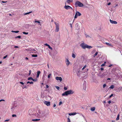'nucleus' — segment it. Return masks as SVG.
Masks as SVG:
<instances>
[{
	"instance_id": "36",
	"label": "nucleus",
	"mask_w": 122,
	"mask_h": 122,
	"mask_svg": "<svg viewBox=\"0 0 122 122\" xmlns=\"http://www.w3.org/2000/svg\"><path fill=\"white\" fill-rule=\"evenodd\" d=\"M21 37V36H18L17 37H15V38H20Z\"/></svg>"
},
{
	"instance_id": "1",
	"label": "nucleus",
	"mask_w": 122,
	"mask_h": 122,
	"mask_svg": "<svg viewBox=\"0 0 122 122\" xmlns=\"http://www.w3.org/2000/svg\"><path fill=\"white\" fill-rule=\"evenodd\" d=\"M28 113L29 117H41L43 116V115L42 116L41 113L39 111V113H38L37 112L36 113V111L33 109H30L29 110Z\"/></svg>"
},
{
	"instance_id": "29",
	"label": "nucleus",
	"mask_w": 122,
	"mask_h": 122,
	"mask_svg": "<svg viewBox=\"0 0 122 122\" xmlns=\"http://www.w3.org/2000/svg\"><path fill=\"white\" fill-rule=\"evenodd\" d=\"M30 83V84H33V82L32 81H31V82H30L29 81H28L27 83V84H28V83Z\"/></svg>"
},
{
	"instance_id": "48",
	"label": "nucleus",
	"mask_w": 122,
	"mask_h": 122,
	"mask_svg": "<svg viewBox=\"0 0 122 122\" xmlns=\"http://www.w3.org/2000/svg\"><path fill=\"white\" fill-rule=\"evenodd\" d=\"M7 55H6V56H4L3 58L4 59H5V58H6L7 57Z\"/></svg>"
},
{
	"instance_id": "51",
	"label": "nucleus",
	"mask_w": 122,
	"mask_h": 122,
	"mask_svg": "<svg viewBox=\"0 0 122 122\" xmlns=\"http://www.w3.org/2000/svg\"><path fill=\"white\" fill-rule=\"evenodd\" d=\"M113 96V94H112L109 96V97L110 98L111 97H112Z\"/></svg>"
},
{
	"instance_id": "62",
	"label": "nucleus",
	"mask_w": 122,
	"mask_h": 122,
	"mask_svg": "<svg viewBox=\"0 0 122 122\" xmlns=\"http://www.w3.org/2000/svg\"><path fill=\"white\" fill-rule=\"evenodd\" d=\"M101 70L102 71L104 70V68H101Z\"/></svg>"
},
{
	"instance_id": "37",
	"label": "nucleus",
	"mask_w": 122,
	"mask_h": 122,
	"mask_svg": "<svg viewBox=\"0 0 122 122\" xmlns=\"http://www.w3.org/2000/svg\"><path fill=\"white\" fill-rule=\"evenodd\" d=\"M106 86V84H105L103 85V88H104Z\"/></svg>"
},
{
	"instance_id": "19",
	"label": "nucleus",
	"mask_w": 122,
	"mask_h": 122,
	"mask_svg": "<svg viewBox=\"0 0 122 122\" xmlns=\"http://www.w3.org/2000/svg\"><path fill=\"white\" fill-rule=\"evenodd\" d=\"M97 75L98 76H99L100 77H101V78H102V75L101 74V72H99V73L97 74Z\"/></svg>"
},
{
	"instance_id": "59",
	"label": "nucleus",
	"mask_w": 122,
	"mask_h": 122,
	"mask_svg": "<svg viewBox=\"0 0 122 122\" xmlns=\"http://www.w3.org/2000/svg\"><path fill=\"white\" fill-rule=\"evenodd\" d=\"M111 101H108V103L109 104H110L111 103Z\"/></svg>"
},
{
	"instance_id": "42",
	"label": "nucleus",
	"mask_w": 122,
	"mask_h": 122,
	"mask_svg": "<svg viewBox=\"0 0 122 122\" xmlns=\"http://www.w3.org/2000/svg\"><path fill=\"white\" fill-rule=\"evenodd\" d=\"M85 35L86 36V38H88L90 37V36H89L88 35H87L86 34H85Z\"/></svg>"
},
{
	"instance_id": "16",
	"label": "nucleus",
	"mask_w": 122,
	"mask_h": 122,
	"mask_svg": "<svg viewBox=\"0 0 122 122\" xmlns=\"http://www.w3.org/2000/svg\"><path fill=\"white\" fill-rule=\"evenodd\" d=\"M83 87L84 89H85L86 88V83L84 82V83Z\"/></svg>"
},
{
	"instance_id": "28",
	"label": "nucleus",
	"mask_w": 122,
	"mask_h": 122,
	"mask_svg": "<svg viewBox=\"0 0 122 122\" xmlns=\"http://www.w3.org/2000/svg\"><path fill=\"white\" fill-rule=\"evenodd\" d=\"M114 88V86L113 85H111L109 87V88H111L112 89H113Z\"/></svg>"
},
{
	"instance_id": "52",
	"label": "nucleus",
	"mask_w": 122,
	"mask_h": 122,
	"mask_svg": "<svg viewBox=\"0 0 122 122\" xmlns=\"http://www.w3.org/2000/svg\"><path fill=\"white\" fill-rule=\"evenodd\" d=\"M45 46H49V45H48V44H47V43H46V44H45Z\"/></svg>"
},
{
	"instance_id": "47",
	"label": "nucleus",
	"mask_w": 122,
	"mask_h": 122,
	"mask_svg": "<svg viewBox=\"0 0 122 122\" xmlns=\"http://www.w3.org/2000/svg\"><path fill=\"white\" fill-rule=\"evenodd\" d=\"M21 84H22L23 85L24 84V83H23V82H19Z\"/></svg>"
},
{
	"instance_id": "31",
	"label": "nucleus",
	"mask_w": 122,
	"mask_h": 122,
	"mask_svg": "<svg viewBox=\"0 0 122 122\" xmlns=\"http://www.w3.org/2000/svg\"><path fill=\"white\" fill-rule=\"evenodd\" d=\"M51 73L47 77L48 78H49L51 77Z\"/></svg>"
},
{
	"instance_id": "3",
	"label": "nucleus",
	"mask_w": 122,
	"mask_h": 122,
	"mask_svg": "<svg viewBox=\"0 0 122 122\" xmlns=\"http://www.w3.org/2000/svg\"><path fill=\"white\" fill-rule=\"evenodd\" d=\"M74 92H73L72 90H70L69 91H66L62 93V96H67L68 95L73 94Z\"/></svg>"
},
{
	"instance_id": "4",
	"label": "nucleus",
	"mask_w": 122,
	"mask_h": 122,
	"mask_svg": "<svg viewBox=\"0 0 122 122\" xmlns=\"http://www.w3.org/2000/svg\"><path fill=\"white\" fill-rule=\"evenodd\" d=\"M75 6L76 7L79 6V7H82L83 6V4L79 1H76L75 3Z\"/></svg>"
},
{
	"instance_id": "64",
	"label": "nucleus",
	"mask_w": 122,
	"mask_h": 122,
	"mask_svg": "<svg viewBox=\"0 0 122 122\" xmlns=\"http://www.w3.org/2000/svg\"><path fill=\"white\" fill-rule=\"evenodd\" d=\"M14 47L15 48H18V47L17 46H15Z\"/></svg>"
},
{
	"instance_id": "55",
	"label": "nucleus",
	"mask_w": 122,
	"mask_h": 122,
	"mask_svg": "<svg viewBox=\"0 0 122 122\" xmlns=\"http://www.w3.org/2000/svg\"><path fill=\"white\" fill-rule=\"evenodd\" d=\"M105 65V64L104 63L103 64L101 65V66H103Z\"/></svg>"
},
{
	"instance_id": "46",
	"label": "nucleus",
	"mask_w": 122,
	"mask_h": 122,
	"mask_svg": "<svg viewBox=\"0 0 122 122\" xmlns=\"http://www.w3.org/2000/svg\"><path fill=\"white\" fill-rule=\"evenodd\" d=\"M70 26L71 29H72V23H70Z\"/></svg>"
},
{
	"instance_id": "54",
	"label": "nucleus",
	"mask_w": 122,
	"mask_h": 122,
	"mask_svg": "<svg viewBox=\"0 0 122 122\" xmlns=\"http://www.w3.org/2000/svg\"><path fill=\"white\" fill-rule=\"evenodd\" d=\"M31 71L30 70L29 71V75H30V74Z\"/></svg>"
},
{
	"instance_id": "63",
	"label": "nucleus",
	"mask_w": 122,
	"mask_h": 122,
	"mask_svg": "<svg viewBox=\"0 0 122 122\" xmlns=\"http://www.w3.org/2000/svg\"><path fill=\"white\" fill-rule=\"evenodd\" d=\"M112 64H110V65H109V66H108V67H111V66H112Z\"/></svg>"
},
{
	"instance_id": "44",
	"label": "nucleus",
	"mask_w": 122,
	"mask_h": 122,
	"mask_svg": "<svg viewBox=\"0 0 122 122\" xmlns=\"http://www.w3.org/2000/svg\"><path fill=\"white\" fill-rule=\"evenodd\" d=\"M29 50L30 51H33V49H32V48H29Z\"/></svg>"
},
{
	"instance_id": "7",
	"label": "nucleus",
	"mask_w": 122,
	"mask_h": 122,
	"mask_svg": "<svg viewBox=\"0 0 122 122\" xmlns=\"http://www.w3.org/2000/svg\"><path fill=\"white\" fill-rule=\"evenodd\" d=\"M108 74V72H105L103 73L102 75V78H103L106 76Z\"/></svg>"
},
{
	"instance_id": "8",
	"label": "nucleus",
	"mask_w": 122,
	"mask_h": 122,
	"mask_svg": "<svg viewBox=\"0 0 122 122\" xmlns=\"http://www.w3.org/2000/svg\"><path fill=\"white\" fill-rule=\"evenodd\" d=\"M75 27L76 30H79L80 27L78 23H76L75 25Z\"/></svg>"
},
{
	"instance_id": "53",
	"label": "nucleus",
	"mask_w": 122,
	"mask_h": 122,
	"mask_svg": "<svg viewBox=\"0 0 122 122\" xmlns=\"http://www.w3.org/2000/svg\"><path fill=\"white\" fill-rule=\"evenodd\" d=\"M32 52L33 53H37V51H33Z\"/></svg>"
},
{
	"instance_id": "25",
	"label": "nucleus",
	"mask_w": 122,
	"mask_h": 122,
	"mask_svg": "<svg viewBox=\"0 0 122 122\" xmlns=\"http://www.w3.org/2000/svg\"><path fill=\"white\" fill-rule=\"evenodd\" d=\"M78 15H77V14L76 12V13L75 15V16H74V18H76L78 16Z\"/></svg>"
},
{
	"instance_id": "32",
	"label": "nucleus",
	"mask_w": 122,
	"mask_h": 122,
	"mask_svg": "<svg viewBox=\"0 0 122 122\" xmlns=\"http://www.w3.org/2000/svg\"><path fill=\"white\" fill-rule=\"evenodd\" d=\"M98 52H96V53H95V54L93 55V57H95L96 56V55H97L98 54Z\"/></svg>"
},
{
	"instance_id": "49",
	"label": "nucleus",
	"mask_w": 122,
	"mask_h": 122,
	"mask_svg": "<svg viewBox=\"0 0 122 122\" xmlns=\"http://www.w3.org/2000/svg\"><path fill=\"white\" fill-rule=\"evenodd\" d=\"M19 32V31H15V33H18Z\"/></svg>"
},
{
	"instance_id": "18",
	"label": "nucleus",
	"mask_w": 122,
	"mask_h": 122,
	"mask_svg": "<svg viewBox=\"0 0 122 122\" xmlns=\"http://www.w3.org/2000/svg\"><path fill=\"white\" fill-rule=\"evenodd\" d=\"M72 0H67V2L68 4L70 3L71 2H72Z\"/></svg>"
},
{
	"instance_id": "21",
	"label": "nucleus",
	"mask_w": 122,
	"mask_h": 122,
	"mask_svg": "<svg viewBox=\"0 0 122 122\" xmlns=\"http://www.w3.org/2000/svg\"><path fill=\"white\" fill-rule=\"evenodd\" d=\"M32 12V11H30V12H27V13H24V15H26L29 14L30 13H31Z\"/></svg>"
},
{
	"instance_id": "23",
	"label": "nucleus",
	"mask_w": 122,
	"mask_h": 122,
	"mask_svg": "<svg viewBox=\"0 0 122 122\" xmlns=\"http://www.w3.org/2000/svg\"><path fill=\"white\" fill-rule=\"evenodd\" d=\"M37 54H33L32 55V57H37Z\"/></svg>"
},
{
	"instance_id": "56",
	"label": "nucleus",
	"mask_w": 122,
	"mask_h": 122,
	"mask_svg": "<svg viewBox=\"0 0 122 122\" xmlns=\"http://www.w3.org/2000/svg\"><path fill=\"white\" fill-rule=\"evenodd\" d=\"M62 102L61 101L60 102H59V105H60L61 104H62Z\"/></svg>"
},
{
	"instance_id": "6",
	"label": "nucleus",
	"mask_w": 122,
	"mask_h": 122,
	"mask_svg": "<svg viewBox=\"0 0 122 122\" xmlns=\"http://www.w3.org/2000/svg\"><path fill=\"white\" fill-rule=\"evenodd\" d=\"M64 8L66 10H68V9H71L72 10H73V9L71 7L68 5H66L64 7Z\"/></svg>"
},
{
	"instance_id": "15",
	"label": "nucleus",
	"mask_w": 122,
	"mask_h": 122,
	"mask_svg": "<svg viewBox=\"0 0 122 122\" xmlns=\"http://www.w3.org/2000/svg\"><path fill=\"white\" fill-rule=\"evenodd\" d=\"M40 73V71H38L37 72L36 78H38L39 77V75Z\"/></svg>"
},
{
	"instance_id": "9",
	"label": "nucleus",
	"mask_w": 122,
	"mask_h": 122,
	"mask_svg": "<svg viewBox=\"0 0 122 122\" xmlns=\"http://www.w3.org/2000/svg\"><path fill=\"white\" fill-rule=\"evenodd\" d=\"M56 79L57 81L59 80L60 82L62 81V78L61 77H56Z\"/></svg>"
},
{
	"instance_id": "58",
	"label": "nucleus",
	"mask_w": 122,
	"mask_h": 122,
	"mask_svg": "<svg viewBox=\"0 0 122 122\" xmlns=\"http://www.w3.org/2000/svg\"><path fill=\"white\" fill-rule=\"evenodd\" d=\"M10 120L9 119H7V120H5V122H7V121H9Z\"/></svg>"
},
{
	"instance_id": "26",
	"label": "nucleus",
	"mask_w": 122,
	"mask_h": 122,
	"mask_svg": "<svg viewBox=\"0 0 122 122\" xmlns=\"http://www.w3.org/2000/svg\"><path fill=\"white\" fill-rule=\"evenodd\" d=\"M119 115L118 114L117 115V117L116 119L117 120H119Z\"/></svg>"
},
{
	"instance_id": "30",
	"label": "nucleus",
	"mask_w": 122,
	"mask_h": 122,
	"mask_svg": "<svg viewBox=\"0 0 122 122\" xmlns=\"http://www.w3.org/2000/svg\"><path fill=\"white\" fill-rule=\"evenodd\" d=\"M28 88V87L27 86H25V85H24L23 86V87H22V88L23 89H24V88Z\"/></svg>"
},
{
	"instance_id": "40",
	"label": "nucleus",
	"mask_w": 122,
	"mask_h": 122,
	"mask_svg": "<svg viewBox=\"0 0 122 122\" xmlns=\"http://www.w3.org/2000/svg\"><path fill=\"white\" fill-rule=\"evenodd\" d=\"M12 116L13 117H16V115L15 114H13L12 115Z\"/></svg>"
},
{
	"instance_id": "35",
	"label": "nucleus",
	"mask_w": 122,
	"mask_h": 122,
	"mask_svg": "<svg viewBox=\"0 0 122 122\" xmlns=\"http://www.w3.org/2000/svg\"><path fill=\"white\" fill-rule=\"evenodd\" d=\"M37 80V78H36L35 79H33L32 80V81H36Z\"/></svg>"
},
{
	"instance_id": "20",
	"label": "nucleus",
	"mask_w": 122,
	"mask_h": 122,
	"mask_svg": "<svg viewBox=\"0 0 122 122\" xmlns=\"http://www.w3.org/2000/svg\"><path fill=\"white\" fill-rule=\"evenodd\" d=\"M105 43L108 46H110L112 47L113 46L112 45H111V44H110V43H109L106 42Z\"/></svg>"
},
{
	"instance_id": "2",
	"label": "nucleus",
	"mask_w": 122,
	"mask_h": 122,
	"mask_svg": "<svg viewBox=\"0 0 122 122\" xmlns=\"http://www.w3.org/2000/svg\"><path fill=\"white\" fill-rule=\"evenodd\" d=\"M80 46L82 48L84 49H85L86 48L90 49L92 48V46H88L84 43H81Z\"/></svg>"
},
{
	"instance_id": "24",
	"label": "nucleus",
	"mask_w": 122,
	"mask_h": 122,
	"mask_svg": "<svg viewBox=\"0 0 122 122\" xmlns=\"http://www.w3.org/2000/svg\"><path fill=\"white\" fill-rule=\"evenodd\" d=\"M95 107H91V110L92 111H94L95 110Z\"/></svg>"
},
{
	"instance_id": "10",
	"label": "nucleus",
	"mask_w": 122,
	"mask_h": 122,
	"mask_svg": "<svg viewBox=\"0 0 122 122\" xmlns=\"http://www.w3.org/2000/svg\"><path fill=\"white\" fill-rule=\"evenodd\" d=\"M44 103L47 106H49L50 105V102H47L45 101Z\"/></svg>"
},
{
	"instance_id": "22",
	"label": "nucleus",
	"mask_w": 122,
	"mask_h": 122,
	"mask_svg": "<svg viewBox=\"0 0 122 122\" xmlns=\"http://www.w3.org/2000/svg\"><path fill=\"white\" fill-rule=\"evenodd\" d=\"M76 12L77 14H78V15L79 16H80L81 15V14L78 11H76Z\"/></svg>"
},
{
	"instance_id": "38",
	"label": "nucleus",
	"mask_w": 122,
	"mask_h": 122,
	"mask_svg": "<svg viewBox=\"0 0 122 122\" xmlns=\"http://www.w3.org/2000/svg\"><path fill=\"white\" fill-rule=\"evenodd\" d=\"M23 33L24 34H25V35H27V34H28V32H23Z\"/></svg>"
},
{
	"instance_id": "45",
	"label": "nucleus",
	"mask_w": 122,
	"mask_h": 122,
	"mask_svg": "<svg viewBox=\"0 0 122 122\" xmlns=\"http://www.w3.org/2000/svg\"><path fill=\"white\" fill-rule=\"evenodd\" d=\"M48 47L49 49H51V50H52V48L49 45L48 46Z\"/></svg>"
},
{
	"instance_id": "60",
	"label": "nucleus",
	"mask_w": 122,
	"mask_h": 122,
	"mask_svg": "<svg viewBox=\"0 0 122 122\" xmlns=\"http://www.w3.org/2000/svg\"><path fill=\"white\" fill-rule=\"evenodd\" d=\"M48 87H49V86H48V85H46V88H48Z\"/></svg>"
},
{
	"instance_id": "17",
	"label": "nucleus",
	"mask_w": 122,
	"mask_h": 122,
	"mask_svg": "<svg viewBox=\"0 0 122 122\" xmlns=\"http://www.w3.org/2000/svg\"><path fill=\"white\" fill-rule=\"evenodd\" d=\"M40 120V119H32V121H39Z\"/></svg>"
},
{
	"instance_id": "39",
	"label": "nucleus",
	"mask_w": 122,
	"mask_h": 122,
	"mask_svg": "<svg viewBox=\"0 0 122 122\" xmlns=\"http://www.w3.org/2000/svg\"><path fill=\"white\" fill-rule=\"evenodd\" d=\"M67 122H70V119L69 117H68L67 118Z\"/></svg>"
},
{
	"instance_id": "33",
	"label": "nucleus",
	"mask_w": 122,
	"mask_h": 122,
	"mask_svg": "<svg viewBox=\"0 0 122 122\" xmlns=\"http://www.w3.org/2000/svg\"><path fill=\"white\" fill-rule=\"evenodd\" d=\"M33 79L31 77H29L28 78V80H32Z\"/></svg>"
},
{
	"instance_id": "57",
	"label": "nucleus",
	"mask_w": 122,
	"mask_h": 122,
	"mask_svg": "<svg viewBox=\"0 0 122 122\" xmlns=\"http://www.w3.org/2000/svg\"><path fill=\"white\" fill-rule=\"evenodd\" d=\"M2 3H6L7 2V1H2Z\"/></svg>"
},
{
	"instance_id": "14",
	"label": "nucleus",
	"mask_w": 122,
	"mask_h": 122,
	"mask_svg": "<svg viewBox=\"0 0 122 122\" xmlns=\"http://www.w3.org/2000/svg\"><path fill=\"white\" fill-rule=\"evenodd\" d=\"M76 114V112H75L69 113V115L70 116L74 115Z\"/></svg>"
},
{
	"instance_id": "41",
	"label": "nucleus",
	"mask_w": 122,
	"mask_h": 122,
	"mask_svg": "<svg viewBox=\"0 0 122 122\" xmlns=\"http://www.w3.org/2000/svg\"><path fill=\"white\" fill-rule=\"evenodd\" d=\"M35 22H37L39 23H40V21H36V20H35Z\"/></svg>"
},
{
	"instance_id": "50",
	"label": "nucleus",
	"mask_w": 122,
	"mask_h": 122,
	"mask_svg": "<svg viewBox=\"0 0 122 122\" xmlns=\"http://www.w3.org/2000/svg\"><path fill=\"white\" fill-rule=\"evenodd\" d=\"M67 88L66 87H64V89L65 90H66L67 89Z\"/></svg>"
},
{
	"instance_id": "61",
	"label": "nucleus",
	"mask_w": 122,
	"mask_h": 122,
	"mask_svg": "<svg viewBox=\"0 0 122 122\" xmlns=\"http://www.w3.org/2000/svg\"><path fill=\"white\" fill-rule=\"evenodd\" d=\"M56 104H54L53 105V107H56Z\"/></svg>"
},
{
	"instance_id": "5",
	"label": "nucleus",
	"mask_w": 122,
	"mask_h": 122,
	"mask_svg": "<svg viewBox=\"0 0 122 122\" xmlns=\"http://www.w3.org/2000/svg\"><path fill=\"white\" fill-rule=\"evenodd\" d=\"M55 24L56 25V31L57 32L59 31V24L55 22Z\"/></svg>"
},
{
	"instance_id": "34",
	"label": "nucleus",
	"mask_w": 122,
	"mask_h": 122,
	"mask_svg": "<svg viewBox=\"0 0 122 122\" xmlns=\"http://www.w3.org/2000/svg\"><path fill=\"white\" fill-rule=\"evenodd\" d=\"M55 87L58 90H59L60 89L59 87L58 86H56Z\"/></svg>"
},
{
	"instance_id": "43",
	"label": "nucleus",
	"mask_w": 122,
	"mask_h": 122,
	"mask_svg": "<svg viewBox=\"0 0 122 122\" xmlns=\"http://www.w3.org/2000/svg\"><path fill=\"white\" fill-rule=\"evenodd\" d=\"M86 65H85L83 67V68L82 69V70H83V69H85V68H86Z\"/></svg>"
},
{
	"instance_id": "13",
	"label": "nucleus",
	"mask_w": 122,
	"mask_h": 122,
	"mask_svg": "<svg viewBox=\"0 0 122 122\" xmlns=\"http://www.w3.org/2000/svg\"><path fill=\"white\" fill-rule=\"evenodd\" d=\"M16 105L14 104L13 105L12 107H11V109L12 111H13L15 109V108L16 107Z\"/></svg>"
},
{
	"instance_id": "12",
	"label": "nucleus",
	"mask_w": 122,
	"mask_h": 122,
	"mask_svg": "<svg viewBox=\"0 0 122 122\" xmlns=\"http://www.w3.org/2000/svg\"><path fill=\"white\" fill-rule=\"evenodd\" d=\"M110 22L111 23H112V24H116L117 23V21H114L112 20H111L110 19Z\"/></svg>"
},
{
	"instance_id": "27",
	"label": "nucleus",
	"mask_w": 122,
	"mask_h": 122,
	"mask_svg": "<svg viewBox=\"0 0 122 122\" xmlns=\"http://www.w3.org/2000/svg\"><path fill=\"white\" fill-rule=\"evenodd\" d=\"M72 56L73 58H75L76 57V55L74 53H73L72 54Z\"/></svg>"
},
{
	"instance_id": "11",
	"label": "nucleus",
	"mask_w": 122,
	"mask_h": 122,
	"mask_svg": "<svg viewBox=\"0 0 122 122\" xmlns=\"http://www.w3.org/2000/svg\"><path fill=\"white\" fill-rule=\"evenodd\" d=\"M66 65L67 66H68L70 64V62L68 59H66Z\"/></svg>"
}]
</instances>
